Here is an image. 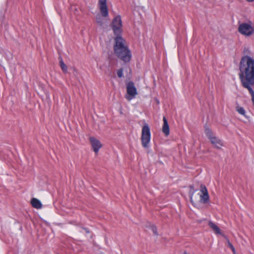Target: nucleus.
Instances as JSON below:
<instances>
[{
	"label": "nucleus",
	"mask_w": 254,
	"mask_h": 254,
	"mask_svg": "<svg viewBox=\"0 0 254 254\" xmlns=\"http://www.w3.org/2000/svg\"><path fill=\"white\" fill-rule=\"evenodd\" d=\"M117 75L119 77L121 78L123 76V69H119L117 71Z\"/></svg>",
	"instance_id": "f3484780"
},
{
	"label": "nucleus",
	"mask_w": 254,
	"mask_h": 254,
	"mask_svg": "<svg viewBox=\"0 0 254 254\" xmlns=\"http://www.w3.org/2000/svg\"><path fill=\"white\" fill-rule=\"evenodd\" d=\"M227 243H228V246L231 249H233V245H232V244L229 242V240L227 241Z\"/></svg>",
	"instance_id": "aec40b11"
},
{
	"label": "nucleus",
	"mask_w": 254,
	"mask_h": 254,
	"mask_svg": "<svg viewBox=\"0 0 254 254\" xmlns=\"http://www.w3.org/2000/svg\"><path fill=\"white\" fill-rule=\"evenodd\" d=\"M151 138L150 128L147 124L143 125L141 130V141L143 147L147 148L149 147V144Z\"/></svg>",
	"instance_id": "39448f33"
},
{
	"label": "nucleus",
	"mask_w": 254,
	"mask_h": 254,
	"mask_svg": "<svg viewBox=\"0 0 254 254\" xmlns=\"http://www.w3.org/2000/svg\"><path fill=\"white\" fill-rule=\"evenodd\" d=\"M112 29L115 35L120 36V34L122 31V23L120 16H116L112 22Z\"/></svg>",
	"instance_id": "0eeeda50"
},
{
	"label": "nucleus",
	"mask_w": 254,
	"mask_h": 254,
	"mask_svg": "<svg viewBox=\"0 0 254 254\" xmlns=\"http://www.w3.org/2000/svg\"><path fill=\"white\" fill-rule=\"evenodd\" d=\"M250 51L249 49H248V48L244 49V54L246 55L245 56H247V55L250 54Z\"/></svg>",
	"instance_id": "a211bd4d"
},
{
	"label": "nucleus",
	"mask_w": 254,
	"mask_h": 254,
	"mask_svg": "<svg viewBox=\"0 0 254 254\" xmlns=\"http://www.w3.org/2000/svg\"><path fill=\"white\" fill-rule=\"evenodd\" d=\"M208 225L216 234H222L220 229L215 224L210 221Z\"/></svg>",
	"instance_id": "ddd939ff"
},
{
	"label": "nucleus",
	"mask_w": 254,
	"mask_h": 254,
	"mask_svg": "<svg viewBox=\"0 0 254 254\" xmlns=\"http://www.w3.org/2000/svg\"><path fill=\"white\" fill-rule=\"evenodd\" d=\"M231 250H232L234 254H235V248L233 247V249H231Z\"/></svg>",
	"instance_id": "412c9836"
},
{
	"label": "nucleus",
	"mask_w": 254,
	"mask_h": 254,
	"mask_svg": "<svg viewBox=\"0 0 254 254\" xmlns=\"http://www.w3.org/2000/svg\"><path fill=\"white\" fill-rule=\"evenodd\" d=\"M239 76L244 88L254 86V59L253 58L249 56L242 58L239 64Z\"/></svg>",
	"instance_id": "f257e3e1"
},
{
	"label": "nucleus",
	"mask_w": 254,
	"mask_h": 254,
	"mask_svg": "<svg viewBox=\"0 0 254 254\" xmlns=\"http://www.w3.org/2000/svg\"><path fill=\"white\" fill-rule=\"evenodd\" d=\"M190 201L192 204L197 207L199 203H206L209 200V195L206 187L203 185L200 186V194L199 198L196 195H193L192 193L190 195Z\"/></svg>",
	"instance_id": "7ed1b4c3"
},
{
	"label": "nucleus",
	"mask_w": 254,
	"mask_h": 254,
	"mask_svg": "<svg viewBox=\"0 0 254 254\" xmlns=\"http://www.w3.org/2000/svg\"><path fill=\"white\" fill-rule=\"evenodd\" d=\"M127 94L125 97L128 101H130L137 95V92L133 82H130L127 85Z\"/></svg>",
	"instance_id": "6e6552de"
},
{
	"label": "nucleus",
	"mask_w": 254,
	"mask_h": 254,
	"mask_svg": "<svg viewBox=\"0 0 254 254\" xmlns=\"http://www.w3.org/2000/svg\"><path fill=\"white\" fill-rule=\"evenodd\" d=\"M31 203L32 206L37 209H40L42 207V204L41 201L35 198H33L31 200Z\"/></svg>",
	"instance_id": "f8f14e48"
},
{
	"label": "nucleus",
	"mask_w": 254,
	"mask_h": 254,
	"mask_svg": "<svg viewBox=\"0 0 254 254\" xmlns=\"http://www.w3.org/2000/svg\"><path fill=\"white\" fill-rule=\"evenodd\" d=\"M60 66H61V67L62 69V70L64 72H67V66L64 64V63L63 62V61H61L60 62Z\"/></svg>",
	"instance_id": "2eb2a0df"
},
{
	"label": "nucleus",
	"mask_w": 254,
	"mask_h": 254,
	"mask_svg": "<svg viewBox=\"0 0 254 254\" xmlns=\"http://www.w3.org/2000/svg\"><path fill=\"white\" fill-rule=\"evenodd\" d=\"M238 30L242 35L250 36L254 32V26L251 23H243L239 25Z\"/></svg>",
	"instance_id": "423d86ee"
},
{
	"label": "nucleus",
	"mask_w": 254,
	"mask_h": 254,
	"mask_svg": "<svg viewBox=\"0 0 254 254\" xmlns=\"http://www.w3.org/2000/svg\"><path fill=\"white\" fill-rule=\"evenodd\" d=\"M89 140L93 151L95 153H97L102 146L101 143L99 140L93 137H90Z\"/></svg>",
	"instance_id": "9d476101"
},
{
	"label": "nucleus",
	"mask_w": 254,
	"mask_h": 254,
	"mask_svg": "<svg viewBox=\"0 0 254 254\" xmlns=\"http://www.w3.org/2000/svg\"><path fill=\"white\" fill-rule=\"evenodd\" d=\"M249 1H253L254 0H247Z\"/></svg>",
	"instance_id": "4be33fe9"
},
{
	"label": "nucleus",
	"mask_w": 254,
	"mask_h": 254,
	"mask_svg": "<svg viewBox=\"0 0 254 254\" xmlns=\"http://www.w3.org/2000/svg\"><path fill=\"white\" fill-rule=\"evenodd\" d=\"M204 131L212 145L216 148L220 149L224 145L223 141L213 133L207 127H205Z\"/></svg>",
	"instance_id": "20e7f679"
},
{
	"label": "nucleus",
	"mask_w": 254,
	"mask_h": 254,
	"mask_svg": "<svg viewBox=\"0 0 254 254\" xmlns=\"http://www.w3.org/2000/svg\"><path fill=\"white\" fill-rule=\"evenodd\" d=\"M98 6L101 15L104 17H107L108 15L107 0H99Z\"/></svg>",
	"instance_id": "1a4fd4ad"
},
{
	"label": "nucleus",
	"mask_w": 254,
	"mask_h": 254,
	"mask_svg": "<svg viewBox=\"0 0 254 254\" xmlns=\"http://www.w3.org/2000/svg\"><path fill=\"white\" fill-rule=\"evenodd\" d=\"M236 110L239 114L243 116L247 119H249V117L248 116H247L246 112L243 107H241L240 106H237L236 107Z\"/></svg>",
	"instance_id": "4468645a"
},
{
	"label": "nucleus",
	"mask_w": 254,
	"mask_h": 254,
	"mask_svg": "<svg viewBox=\"0 0 254 254\" xmlns=\"http://www.w3.org/2000/svg\"><path fill=\"white\" fill-rule=\"evenodd\" d=\"M152 230L153 232V233L155 235H157V228L155 226H152Z\"/></svg>",
	"instance_id": "6ab92c4d"
},
{
	"label": "nucleus",
	"mask_w": 254,
	"mask_h": 254,
	"mask_svg": "<svg viewBox=\"0 0 254 254\" xmlns=\"http://www.w3.org/2000/svg\"><path fill=\"white\" fill-rule=\"evenodd\" d=\"M115 54L121 60L125 63L130 61L131 54L129 50L126 42L121 36H117L115 39L114 46Z\"/></svg>",
	"instance_id": "f03ea898"
},
{
	"label": "nucleus",
	"mask_w": 254,
	"mask_h": 254,
	"mask_svg": "<svg viewBox=\"0 0 254 254\" xmlns=\"http://www.w3.org/2000/svg\"><path fill=\"white\" fill-rule=\"evenodd\" d=\"M96 21L97 23L100 26H102L103 24V20L102 18L101 15H98L96 17Z\"/></svg>",
	"instance_id": "dca6fc26"
},
{
	"label": "nucleus",
	"mask_w": 254,
	"mask_h": 254,
	"mask_svg": "<svg viewBox=\"0 0 254 254\" xmlns=\"http://www.w3.org/2000/svg\"><path fill=\"white\" fill-rule=\"evenodd\" d=\"M163 126L162 127V131L166 135H168L170 133L169 127L167 122V121L165 117L163 118Z\"/></svg>",
	"instance_id": "9b49d317"
}]
</instances>
